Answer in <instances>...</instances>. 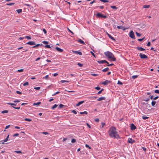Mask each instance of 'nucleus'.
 Masks as SVG:
<instances>
[{"label": "nucleus", "instance_id": "obj_61", "mask_svg": "<svg viewBox=\"0 0 159 159\" xmlns=\"http://www.w3.org/2000/svg\"><path fill=\"white\" fill-rule=\"evenodd\" d=\"M90 52L94 57H96L95 55L92 52Z\"/></svg>", "mask_w": 159, "mask_h": 159}, {"label": "nucleus", "instance_id": "obj_41", "mask_svg": "<svg viewBox=\"0 0 159 159\" xmlns=\"http://www.w3.org/2000/svg\"><path fill=\"white\" fill-rule=\"evenodd\" d=\"M23 71H24L23 69H21L18 70H17V71L19 72H23Z\"/></svg>", "mask_w": 159, "mask_h": 159}, {"label": "nucleus", "instance_id": "obj_32", "mask_svg": "<svg viewBox=\"0 0 159 159\" xmlns=\"http://www.w3.org/2000/svg\"><path fill=\"white\" fill-rule=\"evenodd\" d=\"M23 86H27L29 85V83L28 82L24 83L23 84Z\"/></svg>", "mask_w": 159, "mask_h": 159}, {"label": "nucleus", "instance_id": "obj_20", "mask_svg": "<svg viewBox=\"0 0 159 159\" xmlns=\"http://www.w3.org/2000/svg\"><path fill=\"white\" fill-rule=\"evenodd\" d=\"M109 70V68L108 67H107L102 70V71L103 72H105L108 71Z\"/></svg>", "mask_w": 159, "mask_h": 159}, {"label": "nucleus", "instance_id": "obj_14", "mask_svg": "<svg viewBox=\"0 0 159 159\" xmlns=\"http://www.w3.org/2000/svg\"><path fill=\"white\" fill-rule=\"evenodd\" d=\"M117 28H118L119 29H120L123 30H125L126 29L124 27H123V26H117Z\"/></svg>", "mask_w": 159, "mask_h": 159}, {"label": "nucleus", "instance_id": "obj_56", "mask_svg": "<svg viewBox=\"0 0 159 159\" xmlns=\"http://www.w3.org/2000/svg\"><path fill=\"white\" fill-rule=\"evenodd\" d=\"M20 102V101L19 100H16L14 101V102Z\"/></svg>", "mask_w": 159, "mask_h": 159}, {"label": "nucleus", "instance_id": "obj_43", "mask_svg": "<svg viewBox=\"0 0 159 159\" xmlns=\"http://www.w3.org/2000/svg\"><path fill=\"white\" fill-rule=\"evenodd\" d=\"M42 134H44L45 135H47L49 134V133L46 132H42Z\"/></svg>", "mask_w": 159, "mask_h": 159}, {"label": "nucleus", "instance_id": "obj_44", "mask_svg": "<svg viewBox=\"0 0 159 159\" xmlns=\"http://www.w3.org/2000/svg\"><path fill=\"white\" fill-rule=\"evenodd\" d=\"M15 152H16L17 153H21V152L20 151H15Z\"/></svg>", "mask_w": 159, "mask_h": 159}, {"label": "nucleus", "instance_id": "obj_7", "mask_svg": "<svg viewBox=\"0 0 159 159\" xmlns=\"http://www.w3.org/2000/svg\"><path fill=\"white\" fill-rule=\"evenodd\" d=\"M110 83V81L109 80H105V81L103 82L102 84H103L104 85H107L109 83Z\"/></svg>", "mask_w": 159, "mask_h": 159}, {"label": "nucleus", "instance_id": "obj_27", "mask_svg": "<svg viewBox=\"0 0 159 159\" xmlns=\"http://www.w3.org/2000/svg\"><path fill=\"white\" fill-rule=\"evenodd\" d=\"M16 11L18 13H21L22 12V9H17V10H16Z\"/></svg>", "mask_w": 159, "mask_h": 159}, {"label": "nucleus", "instance_id": "obj_19", "mask_svg": "<svg viewBox=\"0 0 159 159\" xmlns=\"http://www.w3.org/2000/svg\"><path fill=\"white\" fill-rule=\"evenodd\" d=\"M108 37L110 39H111L112 40L114 41H115V39L113 37H112L111 35H110V34H108Z\"/></svg>", "mask_w": 159, "mask_h": 159}, {"label": "nucleus", "instance_id": "obj_55", "mask_svg": "<svg viewBox=\"0 0 159 159\" xmlns=\"http://www.w3.org/2000/svg\"><path fill=\"white\" fill-rule=\"evenodd\" d=\"M60 93V92L59 91H58V92H56V93H54V94H53L52 95V96H55V95L56 94H58V93Z\"/></svg>", "mask_w": 159, "mask_h": 159}, {"label": "nucleus", "instance_id": "obj_1", "mask_svg": "<svg viewBox=\"0 0 159 159\" xmlns=\"http://www.w3.org/2000/svg\"><path fill=\"white\" fill-rule=\"evenodd\" d=\"M108 133L110 136L112 138L117 139L120 138V137L118 134L117 129L114 127H111L109 129Z\"/></svg>", "mask_w": 159, "mask_h": 159}, {"label": "nucleus", "instance_id": "obj_5", "mask_svg": "<svg viewBox=\"0 0 159 159\" xmlns=\"http://www.w3.org/2000/svg\"><path fill=\"white\" fill-rule=\"evenodd\" d=\"M97 62L99 64H102L104 63H106L107 64H108L109 63L106 60H103L101 61H98Z\"/></svg>", "mask_w": 159, "mask_h": 159}, {"label": "nucleus", "instance_id": "obj_60", "mask_svg": "<svg viewBox=\"0 0 159 159\" xmlns=\"http://www.w3.org/2000/svg\"><path fill=\"white\" fill-rule=\"evenodd\" d=\"M43 32H44V34H45L47 33V31L45 29H43Z\"/></svg>", "mask_w": 159, "mask_h": 159}, {"label": "nucleus", "instance_id": "obj_50", "mask_svg": "<svg viewBox=\"0 0 159 159\" xmlns=\"http://www.w3.org/2000/svg\"><path fill=\"white\" fill-rule=\"evenodd\" d=\"M77 65H78L80 67H82L83 66V65L80 63H78V64H77Z\"/></svg>", "mask_w": 159, "mask_h": 159}, {"label": "nucleus", "instance_id": "obj_3", "mask_svg": "<svg viewBox=\"0 0 159 159\" xmlns=\"http://www.w3.org/2000/svg\"><path fill=\"white\" fill-rule=\"evenodd\" d=\"M139 56L141 59H147L148 58V57L146 55L142 54L141 53L140 54Z\"/></svg>", "mask_w": 159, "mask_h": 159}, {"label": "nucleus", "instance_id": "obj_17", "mask_svg": "<svg viewBox=\"0 0 159 159\" xmlns=\"http://www.w3.org/2000/svg\"><path fill=\"white\" fill-rule=\"evenodd\" d=\"M84 102V101H83L79 102L76 105L77 106H79L80 105Z\"/></svg>", "mask_w": 159, "mask_h": 159}, {"label": "nucleus", "instance_id": "obj_64", "mask_svg": "<svg viewBox=\"0 0 159 159\" xmlns=\"http://www.w3.org/2000/svg\"><path fill=\"white\" fill-rule=\"evenodd\" d=\"M98 7L100 9H103L104 8L103 6H98Z\"/></svg>", "mask_w": 159, "mask_h": 159}, {"label": "nucleus", "instance_id": "obj_38", "mask_svg": "<svg viewBox=\"0 0 159 159\" xmlns=\"http://www.w3.org/2000/svg\"><path fill=\"white\" fill-rule=\"evenodd\" d=\"M15 4V3H7L6 5L8 6H11L12 5H13Z\"/></svg>", "mask_w": 159, "mask_h": 159}, {"label": "nucleus", "instance_id": "obj_31", "mask_svg": "<svg viewBox=\"0 0 159 159\" xmlns=\"http://www.w3.org/2000/svg\"><path fill=\"white\" fill-rule=\"evenodd\" d=\"M111 7L113 9H114L116 10V9H117V7H116L115 6H111Z\"/></svg>", "mask_w": 159, "mask_h": 159}, {"label": "nucleus", "instance_id": "obj_16", "mask_svg": "<svg viewBox=\"0 0 159 159\" xmlns=\"http://www.w3.org/2000/svg\"><path fill=\"white\" fill-rule=\"evenodd\" d=\"M102 14L100 13H98L96 14V16L98 17H102Z\"/></svg>", "mask_w": 159, "mask_h": 159}, {"label": "nucleus", "instance_id": "obj_28", "mask_svg": "<svg viewBox=\"0 0 159 159\" xmlns=\"http://www.w3.org/2000/svg\"><path fill=\"white\" fill-rule=\"evenodd\" d=\"M80 114H81V115H83V114H85L87 115V114H88V112L86 111H84L83 112H80Z\"/></svg>", "mask_w": 159, "mask_h": 159}, {"label": "nucleus", "instance_id": "obj_22", "mask_svg": "<svg viewBox=\"0 0 159 159\" xmlns=\"http://www.w3.org/2000/svg\"><path fill=\"white\" fill-rule=\"evenodd\" d=\"M7 104L8 105H10L11 106H16V104H15L14 103H10V102L7 103Z\"/></svg>", "mask_w": 159, "mask_h": 159}, {"label": "nucleus", "instance_id": "obj_46", "mask_svg": "<svg viewBox=\"0 0 159 159\" xmlns=\"http://www.w3.org/2000/svg\"><path fill=\"white\" fill-rule=\"evenodd\" d=\"M43 43L45 44H48V42L46 41H43Z\"/></svg>", "mask_w": 159, "mask_h": 159}, {"label": "nucleus", "instance_id": "obj_40", "mask_svg": "<svg viewBox=\"0 0 159 159\" xmlns=\"http://www.w3.org/2000/svg\"><path fill=\"white\" fill-rule=\"evenodd\" d=\"M40 45V44H36L35 46L33 47H32L33 48H37V47H38V46H39Z\"/></svg>", "mask_w": 159, "mask_h": 159}, {"label": "nucleus", "instance_id": "obj_36", "mask_svg": "<svg viewBox=\"0 0 159 159\" xmlns=\"http://www.w3.org/2000/svg\"><path fill=\"white\" fill-rule=\"evenodd\" d=\"M104 90V89H102L101 90H100V91H99L98 93H97V94H99L100 93H102V92Z\"/></svg>", "mask_w": 159, "mask_h": 159}, {"label": "nucleus", "instance_id": "obj_21", "mask_svg": "<svg viewBox=\"0 0 159 159\" xmlns=\"http://www.w3.org/2000/svg\"><path fill=\"white\" fill-rule=\"evenodd\" d=\"M69 82L70 81L65 80H61L60 81L58 82L59 84H60V83H64V82Z\"/></svg>", "mask_w": 159, "mask_h": 159}, {"label": "nucleus", "instance_id": "obj_49", "mask_svg": "<svg viewBox=\"0 0 159 159\" xmlns=\"http://www.w3.org/2000/svg\"><path fill=\"white\" fill-rule=\"evenodd\" d=\"M136 34L138 37H140L141 36V34L140 33H139L138 32H136Z\"/></svg>", "mask_w": 159, "mask_h": 159}, {"label": "nucleus", "instance_id": "obj_52", "mask_svg": "<svg viewBox=\"0 0 159 159\" xmlns=\"http://www.w3.org/2000/svg\"><path fill=\"white\" fill-rule=\"evenodd\" d=\"M71 142L72 143H74L76 142V140L75 139H72Z\"/></svg>", "mask_w": 159, "mask_h": 159}, {"label": "nucleus", "instance_id": "obj_39", "mask_svg": "<svg viewBox=\"0 0 159 159\" xmlns=\"http://www.w3.org/2000/svg\"><path fill=\"white\" fill-rule=\"evenodd\" d=\"M24 38H25L27 39H31V37L30 36H25L24 37Z\"/></svg>", "mask_w": 159, "mask_h": 159}, {"label": "nucleus", "instance_id": "obj_25", "mask_svg": "<svg viewBox=\"0 0 159 159\" xmlns=\"http://www.w3.org/2000/svg\"><path fill=\"white\" fill-rule=\"evenodd\" d=\"M57 104H54L52 107V109L53 110L55 108H56L57 107Z\"/></svg>", "mask_w": 159, "mask_h": 159}, {"label": "nucleus", "instance_id": "obj_23", "mask_svg": "<svg viewBox=\"0 0 159 159\" xmlns=\"http://www.w3.org/2000/svg\"><path fill=\"white\" fill-rule=\"evenodd\" d=\"M156 103V102L155 101H152L151 102V105L152 106L154 107Z\"/></svg>", "mask_w": 159, "mask_h": 159}, {"label": "nucleus", "instance_id": "obj_37", "mask_svg": "<svg viewBox=\"0 0 159 159\" xmlns=\"http://www.w3.org/2000/svg\"><path fill=\"white\" fill-rule=\"evenodd\" d=\"M8 112V111L7 110H4L2 111L1 112V113L2 114L5 113H7Z\"/></svg>", "mask_w": 159, "mask_h": 159}, {"label": "nucleus", "instance_id": "obj_9", "mask_svg": "<svg viewBox=\"0 0 159 159\" xmlns=\"http://www.w3.org/2000/svg\"><path fill=\"white\" fill-rule=\"evenodd\" d=\"M26 44H29L30 45H34L35 44V42L34 41H29L26 43Z\"/></svg>", "mask_w": 159, "mask_h": 159}, {"label": "nucleus", "instance_id": "obj_34", "mask_svg": "<svg viewBox=\"0 0 159 159\" xmlns=\"http://www.w3.org/2000/svg\"><path fill=\"white\" fill-rule=\"evenodd\" d=\"M100 1L103 2H109V1L107 0H100Z\"/></svg>", "mask_w": 159, "mask_h": 159}, {"label": "nucleus", "instance_id": "obj_62", "mask_svg": "<svg viewBox=\"0 0 159 159\" xmlns=\"http://www.w3.org/2000/svg\"><path fill=\"white\" fill-rule=\"evenodd\" d=\"M48 75H46L45 77H43V79H47L48 78Z\"/></svg>", "mask_w": 159, "mask_h": 159}, {"label": "nucleus", "instance_id": "obj_51", "mask_svg": "<svg viewBox=\"0 0 159 159\" xmlns=\"http://www.w3.org/2000/svg\"><path fill=\"white\" fill-rule=\"evenodd\" d=\"M144 38H143L142 39H138V40L139 41H142L144 39Z\"/></svg>", "mask_w": 159, "mask_h": 159}, {"label": "nucleus", "instance_id": "obj_12", "mask_svg": "<svg viewBox=\"0 0 159 159\" xmlns=\"http://www.w3.org/2000/svg\"><path fill=\"white\" fill-rule=\"evenodd\" d=\"M56 49L57 51L60 52H62L63 51L62 49H61L58 47H56Z\"/></svg>", "mask_w": 159, "mask_h": 159}, {"label": "nucleus", "instance_id": "obj_47", "mask_svg": "<svg viewBox=\"0 0 159 159\" xmlns=\"http://www.w3.org/2000/svg\"><path fill=\"white\" fill-rule=\"evenodd\" d=\"M85 147H86V148H88L89 149H91V147L90 146H89L87 144H86L85 145Z\"/></svg>", "mask_w": 159, "mask_h": 159}, {"label": "nucleus", "instance_id": "obj_18", "mask_svg": "<svg viewBox=\"0 0 159 159\" xmlns=\"http://www.w3.org/2000/svg\"><path fill=\"white\" fill-rule=\"evenodd\" d=\"M74 53L76 54H78L80 55H82V53L81 52L75 51L74 52Z\"/></svg>", "mask_w": 159, "mask_h": 159}, {"label": "nucleus", "instance_id": "obj_24", "mask_svg": "<svg viewBox=\"0 0 159 159\" xmlns=\"http://www.w3.org/2000/svg\"><path fill=\"white\" fill-rule=\"evenodd\" d=\"M41 104V102H39L37 103H34L33 104V106H39L40 104Z\"/></svg>", "mask_w": 159, "mask_h": 159}, {"label": "nucleus", "instance_id": "obj_42", "mask_svg": "<svg viewBox=\"0 0 159 159\" xmlns=\"http://www.w3.org/2000/svg\"><path fill=\"white\" fill-rule=\"evenodd\" d=\"M64 106V105L62 104H60L59 106V107L60 108H61L63 107Z\"/></svg>", "mask_w": 159, "mask_h": 159}, {"label": "nucleus", "instance_id": "obj_48", "mask_svg": "<svg viewBox=\"0 0 159 159\" xmlns=\"http://www.w3.org/2000/svg\"><path fill=\"white\" fill-rule=\"evenodd\" d=\"M154 92L155 93L159 94V90H155Z\"/></svg>", "mask_w": 159, "mask_h": 159}, {"label": "nucleus", "instance_id": "obj_33", "mask_svg": "<svg viewBox=\"0 0 159 159\" xmlns=\"http://www.w3.org/2000/svg\"><path fill=\"white\" fill-rule=\"evenodd\" d=\"M142 117L143 119L144 120H145L148 119L149 118V117H148L145 116H143Z\"/></svg>", "mask_w": 159, "mask_h": 159}, {"label": "nucleus", "instance_id": "obj_54", "mask_svg": "<svg viewBox=\"0 0 159 159\" xmlns=\"http://www.w3.org/2000/svg\"><path fill=\"white\" fill-rule=\"evenodd\" d=\"M105 124L104 122H102L101 123V125L102 127H103L105 125Z\"/></svg>", "mask_w": 159, "mask_h": 159}, {"label": "nucleus", "instance_id": "obj_10", "mask_svg": "<svg viewBox=\"0 0 159 159\" xmlns=\"http://www.w3.org/2000/svg\"><path fill=\"white\" fill-rule=\"evenodd\" d=\"M149 104L148 103H146V104H144V105L143 106V109H147L148 107Z\"/></svg>", "mask_w": 159, "mask_h": 159}, {"label": "nucleus", "instance_id": "obj_53", "mask_svg": "<svg viewBox=\"0 0 159 159\" xmlns=\"http://www.w3.org/2000/svg\"><path fill=\"white\" fill-rule=\"evenodd\" d=\"M117 84H118L122 85L123 84L122 82L119 80Z\"/></svg>", "mask_w": 159, "mask_h": 159}, {"label": "nucleus", "instance_id": "obj_58", "mask_svg": "<svg viewBox=\"0 0 159 159\" xmlns=\"http://www.w3.org/2000/svg\"><path fill=\"white\" fill-rule=\"evenodd\" d=\"M16 93H18V94H22V93H21V92H20V91H16Z\"/></svg>", "mask_w": 159, "mask_h": 159}, {"label": "nucleus", "instance_id": "obj_59", "mask_svg": "<svg viewBox=\"0 0 159 159\" xmlns=\"http://www.w3.org/2000/svg\"><path fill=\"white\" fill-rule=\"evenodd\" d=\"M34 89H35L39 90L40 89V87H35L34 88Z\"/></svg>", "mask_w": 159, "mask_h": 159}, {"label": "nucleus", "instance_id": "obj_13", "mask_svg": "<svg viewBox=\"0 0 159 159\" xmlns=\"http://www.w3.org/2000/svg\"><path fill=\"white\" fill-rule=\"evenodd\" d=\"M106 99V98L105 97H101L99 98L98 99H97L98 101H101L102 100H105Z\"/></svg>", "mask_w": 159, "mask_h": 159}, {"label": "nucleus", "instance_id": "obj_2", "mask_svg": "<svg viewBox=\"0 0 159 159\" xmlns=\"http://www.w3.org/2000/svg\"><path fill=\"white\" fill-rule=\"evenodd\" d=\"M105 55L110 61H116V59L112 53L109 51L106 52L104 53Z\"/></svg>", "mask_w": 159, "mask_h": 159}, {"label": "nucleus", "instance_id": "obj_63", "mask_svg": "<svg viewBox=\"0 0 159 159\" xmlns=\"http://www.w3.org/2000/svg\"><path fill=\"white\" fill-rule=\"evenodd\" d=\"M72 112L73 113H74L75 114H77V113L76 112V111L75 110H73L72 111Z\"/></svg>", "mask_w": 159, "mask_h": 159}, {"label": "nucleus", "instance_id": "obj_26", "mask_svg": "<svg viewBox=\"0 0 159 159\" xmlns=\"http://www.w3.org/2000/svg\"><path fill=\"white\" fill-rule=\"evenodd\" d=\"M138 75H134L132 76V78L133 79H135L137 78L138 77Z\"/></svg>", "mask_w": 159, "mask_h": 159}, {"label": "nucleus", "instance_id": "obj_35", "mask_svg": "<svg viewBox=\"0 0 159 159\" xmlns=\"http://www.w3.org/2000/svg\"><path fill=\"white\" fill-rule=\"evenodd\" d=\"M25 121H32V120L30 119L26 118L25 119Z\"/></svg>", "mask_w": 159, "mask_h": 159}, {"label": "nucleus", "instance_id": "obj_6", "mask_svg": "<svg viewBox=\"0 0 159 159\" xmlns=\"http://www.w3.org/2000/svg\"><path fill=\"white\" fill-rule=\"evenodd\" d=\"M130 129L131 130H134L136 129V127L134 124L132 123L130 125Z\"/></svg>", "mask_w": 159, "mask_h": 159}, {"label": "nucleus", "instance_id": "obj_45", "mask_svg": "<svg viewBox=\"0 0 159 159\" xmlns=\"http://www.w3.org/2000/svg\"><path fill=\"white\" fill-rule=\"evenodd\" d=\"M45 47L46 48H51V47L49 45H46Z\"/></svg>", "mask_w": 159, "mask_h": 159}, {"label": "nucleus", "instance_id": "obj_15", "mask_svg": "<svg viewBox=\"0 0 159 159\" xmlns=\"http://www.w3.org/2000/svg\"><path fill=\"white\" fill-rule=\"evenodd\" d=\"M78 42H79L80 43L85 44V43L84 41L82 40L81 39H79L78 40Z\"/></svg>", "mask_w": 159, "mask_h": 159}, {"label": "nucleus", "instance_id": "obj_29", "mask_svg": "<svg viewBox=\"0 0 159 159\" xmlns=\"http://www.w3.org/2000/svg\"><path fill=\"white\" fill-rule=\"evenodd\" d=\"M150 7V5H144L143 6V8H149Z\"/></svg>", "mask_w": 159, "mask_h": 159}, {"label": "nucleus", "instance_id": "obj_4", "mask_svg": "<svg viewBox=\"0 0 159 159\" xmlns=\"http://www.w3.org/2000/svg\"><path fill=\"white\" fill-rule=\"evenodd\" d=\"M129 36L133 39H135V35L133 31H131L130 32Z\"/></svg>", "mask_w": 159, "mask_h": 159}, {"label": "nucleus", "instance_id": "obj_30", "mask_svg": "<svg viewBox=\"0 0 159 159\" xmlns=\"http://www.w3.org/2000/svg\"><path fill=\"white\" fill-rule=\"evenodd\" d=\"M9 135H8L7 136V137L5 139L3 140V141L4 142H6L8 140V138H9Z\"/></svg>", "mask_w": 159, "mask_h": 159}, {"label": "nucleus", "instance_id": "obj_11", "mask_svg": "<svg viewBox=\"0 0 159 159\" xmlns=\"http://www.w3.org/2000/svg\"><path fill=\"white\" fill-rule=\"evenodd\" d=\"M136 49H137L138 50L140 51H145L146 50L145 49H144L141 47H137Z\"/></svg>", "mask_w": 159, "mask_h": 159}, {"label": "nucleus", "instance_id": "obj_57", "mask_svg": "<svg viewBox=\"0 0 159 159\" xmlns=\"http://www.w3.org/2000/svg\"><path fill=\"white\" fill-rule=\"evenodd\" d=\"M95 89H96V90H99L100 89V88L99 87H96L95 88Z\"/></svg>", "mask_w": 159, "mask_h": 159}, {"label": "nucleus", "instance_id": "obj_8", "mask_svg": "<svg viewBox=\"0 0 159 159\" xmlns=\"http://www.w3.org/2000/svg\"><path fill=\"white\" fill-rule=\"evenodd\" d=\"M135 142V141L132 138H129L128 139V142L129 143L133 144Z\"/></svg>", "mask_w": 159, "mask_h": 159}]
</instances>
